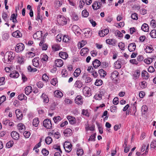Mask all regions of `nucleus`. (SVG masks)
I'll return each mask as SVG.
<instances>
[{
	"label": "nucleus",
	"mask_w": 156,
	"mask_h": 156,
	"mask_svg": "<svg viewBox=\"0 0 156 156\" xmlns=\"http://www.w3.org/2000/svg\"><path fill=\"white\" fill-rule=\"evenodd\" d=\"M13 37L16 38L20 37L22 36L21 33L18 30L13 32L12 34Z\"/></svg>",
	"instance_id": "nucleus-18"
},
{
	"label": "nucleus",
	"mask_w": 156,
	"mask_h": 156,
	"mask_svg": "<svg viewBox=\"0 0 156 156\" xmlns=\"http://www.w3.org/2000/svg\"><path fill=\"white\" fill-rule=\"evenodd\" d=\"M25 94L28 95L32 91V87L30 86H28L26 87L25 89Z\"/></svg>",
	"instance_id": "nucleus-28"
},
{
	"label": "nucleus",
	"mask_w": 156,
	"mask_h": 156,
	"mask_svg": "<svg viewBox=\"0 0 156 156\" xmlns=\"http://www.w3.org/2000/svg\"><path fill=\"white\" fill-rule=\"evenodd\" d=\"M144 62L147 64H150L152 62V59L151 58H148L144 60Z\"/></svg>",
	"instance_id": "nucleus-59"
},
{
	"label": "nucleus",
	"mask_w": 156,
	"mask_h": 156,
	"mask_svg": "<svg viewBox=\"0 0 156 156\" xmlns=\"http://www.w3.org/2000/svg\"><path fill=\"white\" fill-rule=\"evenodd\" d=\"M109 32V30L108 29H105L104 30L100 31L98 33L99 35L101 37H103L105 35L107 34Z\"/></svg>",
	"instance_id": "nucleus-10"
},
{
	"label": "nucleus",
	"mask_w": 156,
	"mask_h": 156,
	"mask_svg": "<svg viewBox=\"0 0 156 156\" xmlns=\"http://www.w3.org/2000/svg\"><path fill=\"white\" fill-rule=\"evenodd\" d=\"M142 30L144 32H147L149 30V28L148 25L145 23L143 24L141 27Z\"/></svg>",
	"instance_id": "nucleus-31"
},
{
	"label": "nucleus",
	"mask_w": 156,
	"mask_h": 156,
	"mask_svg": "<svg viewBox=\"0 0 156 156\" xmlns=\"http://www.w3.org/2000/svg\"><path fill=\"white\" fill-rule=\"evenodd\" d=\"M82 16L84 17H87L89 15V13L86 10H84L82 12Z\"/></svg>",
	"instance_id": "nucleus-58"
},
{
	"label": "nucleus",
	"mask_w": 156,
	"mask_h": 156,
	"mask_svg": "<svg viewBox=\"0 0 156 156\" xmlns=\"http://www.w3.org/2000/svg\"><path fill=\"white\" fill-rule=\"evenodd\" d=\"M83 78L85 80V83H90L92 81V80L90 77L86 76H83Z\"/></svg>",
	"instance_id": "nucleus-37"
},
{
	"label": "nucleus",
	"mask_w": 156,
	"mask_h": 156,
	"mask_svg": "<svg viewBox=\"0 0 156 156\" xmlns=\"http://www.w3.org/2000/svg\"><path fill=\"white\" fill-rule=\"evenodd\" d=\"M75 103L78 105H82L83 103V98L81 95H78L75 99Z\"/></svg>",
	"instance_id": "nucleus-8"
},
{
	"label": "nucleus",
	"mask_w": 156,
	"mask_h": 156,
	"mask_svg": "<svg viewBox=\"0 0 156 156\" xmlns=\"http://www.w3.org/2000/svg\"><path fill=\"white\" fill-rule=\"evenodd\" d=\"M144 50L146 53H151L152 52L153 49L152 46L151 45L146 46Z\"/></svg>",
	"instance_id": "nucleus-30"
},
{
	"label": "nucleus",
	"mask_w": 156,
	"mask_h": 156,
	"mask_svg": "<svg viewBox=\"0 0 156 156\" xmlns=\"http://www.w3.org/2000/svg\"><path fill=\"white\" fill-rule=\"evenodd\" d=\"M150 34L152 38H156V30H153L151 31Z\"/></svg>",
	"instance_id": "nucleus-44"
},
{
	"label": "nucleus",
	"mask_w": 156,
	"mask_h": 156,
	"mask_svg": "<svg viewBox=\"0 0 156 156\" xmlns=\"http://www.w3.org/2000/svg\"><path fill=\"white\" fill-rule=\"evenodd\" d=\"M118 72L116 71H114L111 74V77L114 82H117L118 79Z\"/></svg>",
	"instance_id": "nucleus-7"
},
{
	"label": "nucleus",
	"mask_w": 156,
	"mask_h": 156,
	"mask_svg": "<svg viewBox=\"0 0 156 156\" xmlns=\"http://www.w3.org/2000/svg\"><path fill=\"white\" fill-rule=\"evenodd\" d=\"M110 110L111 112H115L117 110V107L115 105H113L110 107Z\"/></svg>",
	"instance_id": "nucleus-64"
},
{
	"label": "nucleus",
	"mask_w": 156,
	"mask_h": 156,
	"mask_svg": "<svg viewBox=\"0 0 156 156\" xmlns=\"http://www.w3.org/2000/svg\"><path fill=\"white\" fill-rule=\"evenodd\" d=\"M52 139L49 136L47 137L45 139V141L47 144H50L52 142Z\"/></svg>",
	"instance_id": "nucleus-46"
},
{
	"label": "nucleus",
	"mask_w": 156,
	"mask_h": 156,
	"mask_svg": "<svg viewBox=\"0 0 156 156\" xmlns=\"http://www.w3.org/2000/svg\"><path fill=\"white\" fill-rule=\"evenodd\" d=\"M74 86L76 87L80 88L82 87L83 84L82 82L80 80H78L76 82Z\"/></svg>",
	"instance_id": "nucleus-32"
},
{
	"label": "nucleus",
	"mask_w": 156,
	"mask_h": 156,
	"mask_svg": "<svg viewBox=\"0 0 156 156\" xmlns=\"http://www.w3.org/2000/svg\"><path fill=\"white\" fill-rule=\"evenodd\" d=\"M84 31V34L86 37L89 38L91 37V36L92 31L90 29L87 28L85 29Z\"/></svg>",
	"instance_id": "nucleus-14"
},
{
	"label": "nucleus",
	"mask_w": 156,
	"mask_h": 156,
	"mask_svg": "<svg viewBox=\"0 0 156 156\" xmlns=\"http://www.w3.org/2000/svg\"><path fill=\"white\" fill-rule=\"evenodd\" d=\"M12 138L14 140H18L20 138L19 134L16 131H12L11 134Z\"/></svg>",
	"instance_id": "nucleus-11"
},
{
	"label": "nucleus",
	"mask_w": 156,
	"mask_h": 156,
	"mask_svg": "<svg viewBox=\"0 0 156 156\" xmlns=\"http://www.w3.org/2000/svg\"><path fill=\"white\" fill-rule=\"evenodd\" d=\"M62 41L68 43L71 41L70 37L68 35H65L63 37Z\"/></svg>",
	"instance_id": "nucleus-26"
},
{
	"label": "nucleus",
	"mask_w": 156,
	"mask_h": 156,
	"mask_svg": "<svg viewBox=\"0 0 156 156\" xmlns=\"http://www.w3.org/2000/svg\"><path fill=\"white\" fill-rule=\"evenodd\" d=\"M57 20L58 23L60 25H65L67 23L66 18L62 15L58 16L57 18Z\"/></svg>",
	"instance_id": "nucleus-2"
},
{
	"label": "nucleus",
	"mask_w": 156,
	"mask_h": 156,
	"mask_svg": "<svg viewBox=\"0 0 156 156\" xmlns=\"http://www.w3.org/2000/svg\"><path fill=\"white\" fill-rule=\"evenodd\" d=\"M41 98L43 100V102L45 103H47L49 102V98L45 94H42L41 96Z\"/></svg>",
	"instance_id": "nucleus-21"
},
{
	"label": "nucleus",
	"mask_w": 156,
	"mask_h": 156,
	"mask_svg": "<svg viewBox=\"0 0 156 156\" xmlns=\"http://www.w3.org/2000/svg\"><path fill=\"white\" fill-rule=\"evenodd\" d=\"M83 153V151L82 149H79L77 150V154L78 156L82 155Z\"/></svg>",
	"instance_id": "nucleus-61"
},
{
	"label": "nucleus",
	"mask_w": 156,
	"mask_h": 156,
	"mask_svg": "<svg viewBox=\"0 0 156 156\" xmlns=\"http://www.w3.org/2000/svg\"><path fill=\"white\" fill-rule=\"evenodd\" d=\"M101 62L98 59H95L92 62L94 67L95 68L98 67L101 65Z\"/></svg>",
	"instance_id": "nucleus-22"
},
{
	"label": "nucleus",
	"mask_w": 156,
	"mask_h": 156,
	"mask_svg": "<svg viewBox=\"0 0 156 156\" xmlns=\"http://www.w3.org/2000/svg\"><path fill=\"white\" fill-rule=\"evenodd\" d=\"M140 85L142 88H144L147 86V83L145 81H143L140 83Z\"/></svg>",
	"instance_id": "nucleus-53"
},
{
	"label": "nucleus",
	"mask_w": 156,
	"mask_h": 156,
	"mask_svg": "<svg viewBox=\"0 0 156 156\" xmlns=\"http://www.w3.org/2000/svg\"><path fill=\"white\" fill-rule=\"evenodd\" d=\"M18 129L20 132L23 133L25 130V126L23 124L20 123L18 125Z\"/></svg>",
	"instance_id": "nucleus-20"
},
{
	"label": "nucleus",
	"mask_w": 156,
	"mask_h": 156,
	"mask_svg": "<svg viewBox=\"0 0 156 156\" xmlns=\"http://www.w3.org/2000/svg\"><path fill=\"white\" fill-rule=\"evenodd\" d=\"M15 113L17 119L20 120H21L23 116V114L19 109H16L15 111Z\"/></svg>",
	"instance_id": "nucleus-13"
},
{
	"label": "nucleus",
	"mask_w": 156,
	"mask_h": 156,
	"mask_svg": "<svg viewBox=\"0 0 156 156\" xmlns=\"http://www.w3.org/2000/svg\"><path fill=\"white\" fill-rule=\"evenodd\" d=\"M98 73L101 76L104 77L107 74L105 71L103 70V69H100L98 70Z\"/></svg>",
	"instance_id": "nucleus-38"
},
{
	"label": "nucleus",
	"mask_w": 156,
	"mask_h": 156,
	"mask_svg": "<svg viewBox=\"0 0 156 156\" xmlns=\"http://www.w3.org/2000/svg\"><path fill=\"white\" fill-rule=\"evenodd\" d=\"M52 48L53 50L57 51L60 50V46L58 44H55L52 46Z\"/></svg>",
	"instance_id": "nucleus-45"
},
{
	"label": "nucleus",
	"mask_w": 156,
	"mask_h": 156,
	"mask_svg": "<svg viewBox=\"0 0 156 156\" xmlns=\"http://www.w3.org/2000/svg\"><path fill=\"white\" fill-rule=\"evenodd\" d=\"M61 74L62 77H67L68 75V72L66 69H62L61 71Z\"/></svg>",
	"instance_id": "nucleus-41"
},
{
	"label": "nucleus",
	"mask_w": 156,
	"mask_h": 156,
	"mask_svg": "<svg viewBox=\"0 0 156 156\" xmlns=\"http://www.w3.org/2000/svg\"><path fill=\"white\" fill-rule=\"evenodd\" d=\"M14 142L12 140H10L7 142L6 144V146L8 148L12 147L13 145Z\"/></svg>",
	"instance_id": "nucleus-52"
},
{
	"label": "nucleus",
	"mask_w": 156,
	"mask_h": 156,
	"mask_svg": "<svg viewBox=\"0 0 156 156\" xmlns=\"http://www.w3.org/2000/svg\"><path fill=\"white\" fill-rule=\"evenodd\" d=\"M39 121L38 118H36L33 119V125L34 126L37 127L38 126Z\"/></svg>",
	"instance_id": "nucleus-35"
},
{
	"label": "nucleus",
	"mask_w": 156,
	"mask_h": 156,
	"mask_svg": "<svg viewBox=\"0 0 156 156\" xmlns=\"http://www.w3.org/2000/svg\"><path fill=\"white\" fill-rule=\"evenodd\" d=\"M102 4L100 2H95L92 5L93 9L94 10H97L101 8Z\"/></svg>",
	"instance_id": "nucleus-9"
},
{
	"label": "nucleus",
	"mask_w": 156,
	"mask_h": 156,
	"mask_svg": "<svg viewBox=\"0 0 156 156\" xmlns=\"http://www.w3.org/2000/svg\"><path fill=\"white\" fill-rule=\"evenodd\" d=\"M27 97L23 94H21L18 96V99L20 101L27 99Z\"/></svg>",
	"instance_id": "nucleus-48"
},
{
	"label": "nucleus",
	"mask_w": 156,
	"mask_h": 156,
	"mask_svg": "<svg viewBox=\"0 0 156 156\" xmlns=\"http://www.w3.org/2000/svg\"><path fill=\"white\" fill-rule=\"evenodd\" d=\"M42 79L43 81L45 82H47L48 81L49 77L47 76L46 73H44L43 75Z\"/></svg>",
	"instance_id": "nucleus-50"
},
{
	"label": "nucleus",
	"mask_w": 156,
	"mask_h": 156,
	"mask_svg": "<svg viewBox=\"0 0 156 156\" xmlns=\"http://www.w3.org/2000/svg\"><path fill=\"white\" fill-rule=\"evenodd\" d=\"M102 95L101 92L99 94H96L94 96V98L97 100H100L102 99Z\"/></svg>",
	"instance_id": "nucleus-47"
},
{
	"label": "nucleus",
	"mask_w": 156,
	"mask_h": 156,
	"mask_svg": "<svg viewBox=\"0 0 156 156\" xmlns=\"http://www.w3.org/2000/svg\"><path fill=\"white\" fill-rule=\"evenodd\" d=\"M141 76L143 78L146 80H147L149 77L148 73L145 70H143L142 72Z\"/></svg>",
	"instance_id": "nucleus-25"
},
{
	"label": "nucleus",
	"mask_w": 156,
	"mask_h": 156,
	"mask_svg": "<svg viewBox=\"0 0 156 156\" xmlns=\"http://www.w3.org/2000/svg\"><path fill=\"white\" fill-rule=\"evenodd\" d=\"M44 126L47 129H50L52 127L51 121L48 119L44 120L43 122Z\"/></svg>",
	"instance_id": "nucleus-6"
},
{
	"label": "nucleus",
	"mask_w": 156,
	"mask_h": 156,
	"mask_svg": "<svg viewBox=\"0 0 156 156\" xmlns=\"http://www.w3.org/2000/svg\"><path fill=\"white\" fill-rule=\"evenodd\" d=\"M72 30L74 32H77L80 30V28L78 26L76 25H74L73 26Z\"/></svg>",
	"instance_id": "nucleus-57"
},
{
	"label": "nucleus",
	"mask_w": 156,
	"mask_h": 156,
	"mask_svg": "<svg viewBox=\"0 0 156 156\" xmlns=\"http://www.w3.org/2000/svg\"><path fill=\"white\" fill-rule=\"evenodd\" d=\"M81 73L80 69H76L74 73V76L76 77H78Z\"/></svg>",
	"instance_id": "nucleus-49"
},
{
	"label": "nucleus",
	"mask_w": 156,
	"mask_h": 156,
	"mask_svg": "<svg viewBox=\"0 0 156 156\" xmlns=\"http://www.w3.org/2000/svg\"><path fill=\"white\" fill-rule=\"evenodd\" d=\"M106 43L110 45L115 46L117 43V41L114 39H107L106 40Z\"/></svg>",
	"instance_id": "nucleus-17"
},
{
	"label": "nucleus",
	"mask_w": 156,
	"mask_h": 156,
	"mask_svg": "<svg viewBox=\"0 0 156 156\" xmlns=\"http://www.w3.org/2000/svg\"><path fill=\"white\" fill-rule=\"evenodd\" d=\"M24 45L22 43H19L17 44L15 47V51L17 52H20L23 51L24 49Z\"/></svg>",
	"instance_id": "nucleus-5"
},
{
	"label": "nucleus",
	"mask_w": 156,
	"mask_h": 156,
	"mask_svg": "<svg viewBox=\"0 0 156 156\" xmlns=\"http://www.w3.org/2000/svg\"><path fill=\"white\" fill-rule=\"evenodd\" d=\"M25 61V57L20 56L18 57L17 58V62L20 64H23Z\"/></svg>",
	"instance_id": "nucleus-23"
},
{
	"label": "nucleus",
	"mask_w": 156,
	"mask_h": 156,
	"mask_svg": "<svg viewBox=\"0 0 156 156\" xmlns=\"http://www.w3.org/2000/svg\"><path fill=\"white\" fill-rule=\"evenodd\" d=\"M151 147L154 148L156 147V141L155 140H153L151 144Z\"/></svg>",
	"instance_id": "nucleus-63"
},
{
	"label": "nucleus",
	"mask_w": 156,
	"mask_h": 156,
	"mask_svg": "<svg viewBox=\"0 0 156 156\" xmlns=\"http://www.w3.org/2000/svg\"><path fill=\"white\" fill-rule=\"evenodd\" d=\"M140 71L139 70H137L136 71L133 73V78L134 80H136L138 79L140 75Z\"/></svg>",
	"instance_id": "nucleus-29"
},
{
	"label": "nucleus",
	"mask_w": 156,
	"mask_h": 156,
	"mask_svg": "<svg viewBox=\"0 0 156 156\" xmlns=\"http://www.w3.org/2000/svg\"><path fill=\"white\" fill-rule=\"evenodd\" d=\"M136 48V44L135 43H132L129 44L128 46V50L130 52H132L134 51Z\"/></svg>",
	"instance_id": "nucleus-16"
},
{
	"label": "nucleus",
	"mask_w": 156,
	"mask_h": 156,
	"mask_svg": "<svg viewBox=\"0 0 156 156\" xmlns=\"http://www.w3.org/2000/svg\"><path fill=\"white\" fill-rule=\"evenodd\" d=\"M102 81L101 80H96L94 84L96 86H100L102 84Z\"/></svg>",
	"instance_id": "nucleus-54"
},
{
	"label": "nucleus",
	"mask_w": 156,
	"mask_h": 156,
	"mask_svg": "<svg viewBox=\"0 0 156 156\" xmlns=\"http://www.w3.org/2000/svg\"><path fill=\"white\" fill-rule=\"evenodd\" d=\"M115 35L116 36L119 37H121L123 36V34L120 31L118 30H116L115 31Z\"/></svg>",
	"instance_id": "nucleus-62"
},
{
	"label": "nucleus",
	"mask_w": 156,
	"mask_h": 156,
	"mask_svg": "<svg viewBox=\"0 0 156 156\" xmlns=\"http://www.w3.org/2000/svg\"><path fill=\"white\" fill-rule=\"evenodd\" d=\"M33 65L35 67H38L39 64L38 58H35L33 60Z\"/></svg>",
	"instance_id": "nucleus-34"
},
{
	"label": "nucleus",
	"mask_w": 156,
	"mask_h": 156,
	"mask_svg": "<svg viewBox=\"0 0 156 156\" xmlns=\"http://www.w3.org/2000/svg\"><path fill=\"white\" fill-rule=\"evenodd\" d=\"M59 56L62 58L66 59L68 57V55L67 53L65 52H60L59 54Z\"/></svg>",
	"instance_id": "nucleus-24"
},
{
	"label": "nucleus",
	"mask_w": 156,
	"mask_h": 156,
	"mask_svg": "<svg viewBox=\"0 0 156 156\" xmlns=\"http://www.w3.org/2000/svg\"><path fill=\"white\" fill-rule=\"evenodd\" d=\"M83 92L86 97H89L91 95V89L88 87H85L83 88Z\"/></svg>",
	"instance_id": "nucleus-4"
},
{
	"label": "nucleus",
	"mask_w": 156,
	"mask_h": 156,
	"mask_svg": "<svg viewBox=\"0 0 156 156\" xmlns=\"http://www.w3.org/2000/svg\"><path fill=\"white\" fill-rule=\"evenodd\" d=\"M89 49L87 48H84L82 49L80 51V54L82 56H87L88 53Z\"/></svg>",
	"instance_id": "nucleus-15"
},
{
	"label": "nucleus",
	"mask_w": 156,
	"mask_h": 156,
	"mask_svg": "<svg viewBox=\"0 0 156 156\" xmlns=\"http://www.w3.org/2000/svg\"><path fill=\"white\" fill-rule=\"evenodd\" d=\"M108 111L106 110L103 113L102 115L101 116V117L103 118L105 116L104 118V121H105L106 120H107L108 117Z\"/></svg>",
	"instance_id": "nucleus-39"
},
{
	"label": "nucleus",
	"mask_w": 156,
	"mask_h": 156,
	"mask_svg": "<svg viewBox=\"0 0 156 156\" xmlns=\"http://www.w3.org/2000/svg\"><path fill=\"white\" fill-rule=\"evenodd\" d=\"M72 17L73 20H78V16L75 13H73L72 15Z\"/></svg>",
	"instance_id": "nucleus-60"
},
{
	"label": "nucleus",
	"mask_w": 156,
	"mask_h": 156,
	"mask_svg": "<svg viewBox=\"0 0 156 156\" xmlns=\"http://www.w3.org/2000/svg\"><path fill=\"white\" fill-rule=\"evenodd\" d=\"M39 45L40 46L42 47V49L43 50H46L48 48L47 45L45 44H44L43 41H41L40 42L39 44Z\"/></svg>",
	"instance_id": "nucleus-40"
},
{
	"label": "nucleus",
	"mask_w": 156,
	"mask_h": 156,
	"mask_svg": "<svg viewBox=\"0 0 156 156\" xmlns=\"http://www.w3.org/2000/svg\"><path fill=\"white\" fill-rule=\"evenodd\" d=\"M72 144L68 141H66L63 144V147L67 153L71 151L72 149Z\"/></svg>",
	"instance_id": "nucleus-3"
},
{
	"label": "nucleus",
	"mask_w": 156,
	"mask_h": 156,
	"mask_svg": "<svg viewBox=\"0 0 156 156\" xmlns=\"http://www.w3.org/2000/svg\"><path fill=\"white\" fill-rule=\"evenodd\" d=\"M93 69H87V70L88 72L92 73V75L94 77H96L97 76V73L96 72H94V71H93Z\"/></svg>",
	"instance_id": "nucleus-56"
},
{
	"label": "nucleus",
	"mask_w": 156,
	"mask_h": 156,
	"mask_svg": "<svg viewBox=\"0 0 156 156\" xmlns=\"http://www.w3.org/2000/svg\"><path fill=\"white\" fill-rule=\"evenodd\" d=\"M55 66L58 67H62L63 64V62L62 60L58 59L55 60Z\"/></svg>",
	"instance_id": "nucleus-12"
},
{
	"label": "nucleus",
	"mask_w": 156,
	"mask_h": 156,
	"mask_svg": "<svg viewBox=\"0 0 156 156\" xmlns=\"http://www.w3.org/2000/svg\"><path fill=\"white\" fill-rule=\"evenodd\" d=\"M67 119L71 124H73L76 123L75 119L74 117L71 116H69L67 117Z\"/></svg>",
	"instance_id": "nucleus-33"
},
{
	"label": "nucleus",
	"mask_w": 156,
	"mask_h": 156,
	"mask_svg": "<svg viewBox=\"0 0 156 156\" xmlns=\"http://www.w3.org/2000/svg\"><path fill=\"white\" fill-rule=\"evenodd\" d=\"M87 43V42L86 41L83 40L78 44V47L80 48H82Z\"/></svg>",
	"instance_id": "nucleus-42"
},
{
	"label": "nucleus",
	"mask_w": 156,
	"mask_h": 156,
	"mask_svg": "<svg viewBox=\"0 0 156 156\" xmlns=\"http://www.w3.org/2000/svg\"><path fill=\"white\" fill-rule=\"evenodd\" d=\"M11 77L13 78H17L19 76L18 72L15 71H12L11 72L9 75Z\"/></svg>",
	"instance_id": "nucleus-19"
},
{
	"label": "nucleus",
	"mask_w": 156,
	"mask_h": 156,
	"mask_svg": "<svg viewBox=\"0 0 156 156\" xmlns=\"http://www.w3.org/2000/svg\"><path fill=\"white\" fill-rule=\"evenodd\" d=\"M10 20H12L13 23H17V21L16 20V16L14 14H12L11 16Z\"/></svg>",
	"instance_id": "nucleus-55"
},
{
	"label": "nucleus",
	"mask_w": 156,
	"mask_h": 156,
	"mask_svg": "<svg viewBox=\"0 0 156 156\" xmlns=\"http://www.w3.org/2000/svg\"><path fill=\"white\" fill-rule=\"evenodd\" d=\"M118 46L121 50L123 51L124 50L125 47V44L124 43L120 42L118 43Z\"/></svg>",
	"instance_id": "nucleus-51"
},
{
	"label": "nucleus",
	"mask_w": 156,
	"mask_h": 156,
	"mask_svg": "<svg viewBox=\"0 0 156 156\" xmlns=\"http://www.w3.org/2000/svg\"><path fill=\"white\" fill-rule=\"evenodd\" d=\"M72 130L68 128L66 129L63 132V133L66 136H70L72 134Z\"/></svg>",
	"instance_id": "nucleus-27"
},
{
	"label": "nucleus",
	"mask_w": 156,
	"mask_h": 156,
	"mask_svg": "<svg viewBox=\"0 0 156 156\" xmlns=\"http://www.w3.org/2000/svg\"><path fill=\"white\" fill-rule=\"evenodd\" d=\"M62 119V118L59 116L55 117L53 118V120L55 123H58Z\"/></svg>",
	"instance_id": "nucleus-43"
},
{
	"label": "nucleus",
	"mask_w": 156,
	"mask_h": 156,
	"mask_svg": "<svg viewBox=\"0 0 156 156\" xmlns=\"http://www.w3.org/2000/svg\"><path fill=\"white\" fill-rule=\"evenodd\" d=\"M54 95L55 97H62L63 96V94L61 91L58 90L55 91Z\"/></svg>",
	"instance_id": "nucleus-36"
},
{
	"label": "nucleus",
	"mask_w": 156,
	"mask_h": 156,
	"mask_svg": "<svg viewBox=\"0 0 156 156\" xmlns=\"http://www.w3.org/2000/svg\"><path fill=\"white\" fill-rule=\"evenodd\" d=\"M6 59L5 62L7 64L10 63L15 57V53L12 51L7 52L5 55Z\"/></svg>",
	"instance_id": "nucleus-1"
}]
</instances>
